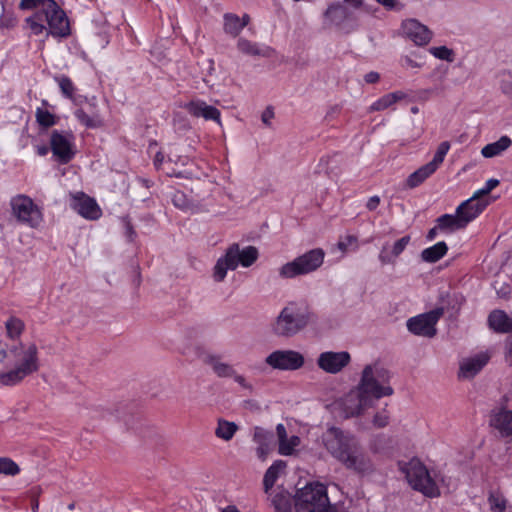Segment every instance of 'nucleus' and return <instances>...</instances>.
<instances>
[{
	"label": "nucleus",
	"mask_w": 512,
	"mask_h": 512,
	"mask_svg": "<svg viewBox=\"0 0 512 512\" xmlns=\"http://www.w3.org/2000/svg\"><path fill=\"white\" fill-rule=\"evenodd\" d=\"M490 425L512 441V409L499 408L491 414Z\"/></svg>",
	"instance_id": "nucleus-21"
},
{
	"label": "nucleus",
	"mask_w": 512,
	"mask_h": 512,
	"mask_svg": "<svg viewBox=\"0 0 512 512\" xmlns=\"http://www.w3.org/2000/svg\"><path fill=\"white\" fill-rule=\"evenodd\" d=\"M274 118V111L272 109V107H267L262 115H261V119H262V122L267 125V126H270L271 125V120Z\"/></svg>",
	"instance_id": "nucleus-54"
},
{
	"label": "nucleus",
	"mask_w": 512,
	"mask_h": 512,
	"mask_svg": "<svg viewBox=\"0 0 512 512\" xmlns=\"http://www.w3.org/2000/svg\"><path fill=\"white\" fill-rule=\"evenodd\" d=\"M379 78V74L373 71L365 75V81L370 84L376 83L379 80Z\"/></svg>",
	"instance_id": "nucleus-57"
},
{
	"label": "nucleus",
	"mask_w": 512,
	"mask_h": 512,
	"mask_svg": "<svg viewBox=\"0 0 512 512\" xmlns=\"http://www.w3.org/2000/svg\"><path fill=\"white\" fill-rule=\"evenodd\" d=\"M286 467V463L282 460H276L265 472L263 478V485L265 493L274 486L277 481L279 474Z\"/></svg>",
	"instance_id": "nucleus-32"
},
{
	"label": "nucleus",
	"mask_w": 512,
	"mask_h": 512,
	"mask_svg": "<svg viewBox=\"0 0 512 512\" xmlns=\"http://www.w3.org/2000/svg\"><path fill=\"white\" fill-rule=\"evenodd\" d=\"M429 51L434 57L438 59L446 60L448 62H452L454 60L453 50L447 48L446 46L432 47Z\"/></svg>",
	"instance_id": "nucleus-43"
},
{
	"label": "nucleus",
	"mask_w": 512,
	"mask_h": 512,
	"mask_svg": "<svg viewBox=\"0 0 512 512\" xmlns=\"http://www.w3.org/2000/svg\"><path fill=\"white\" fill-rule=\"evenodd\" d=\"M488 326L496 333L512 332V318L504 310L495 309L488 315Z\"/></svg>",
	"instance_id": "nucleus-25"
},
{
	"label": "nucleus",
	"mask_w": 512,
	"mask_h": 512,
	"mask_svg": "<svg viewBox=\"0 0 512 512\" xmlns=\"http://www.w3.org/2000/svg\"><path fill=\"white\" fill-rule=\"evenodd\" d=\"M351 356L347 351H326L317 358L318 367L326 373L337 374L349 365Z\"/></svg>",
	"instance_id": "nucleus-17"
},
{
	"label": "nucleus",
	"mask_w": 512,
	"mask_h": 512,
	"mask_svg": "<svg viewBox=\"0 0 512 512\" xmlns=\"http://www.w3.org/2000/svg\"><path fill=\"white\" fill-rule=\"evenodd\" d=\"M403 97H404V94L402 92L388 93V94L382 96L377 101H375L369 107V112L385 110L388 107H390L392 104L397 102L398 100H401Z\"/></svg>",
	"instance_id": "nucleus-35"
},
{
	"label": "nucleus",
	"mask_w": 512,
	"mask_h": 512,
	"mask_svg": "<svg viewBox=\"0 0 512 512\" xmlns=\"http://www.w3.org/2000/svg\"><path fill=\"white\" fill-rule=\"evenodd\" d=\"M265 362L278 370H297L304 365V357L294 350H277L269 354Z\"/></svg>",
	"instance_id": "nucleus-15"
},
{
	"label": "nucleus",
	"mask_w": 512,
	"mask_h": 512,
	"mask_svg": "<svg viewBox=\"0 0 512 512\" xmlns=\"http://www.w3.org/2000/svg\"><path fill=\"white\" fill-rule=\"evenodd\" d=\"M20 467L18 464L8 457L0 458V474H5L9 476H15L19 474Z\"/></svg>",
	"instance_id": "nucleus-42"
},
{
	"label": "nucleus",
	"mask_w": 512,
	"mask_h": 512,
	"mask_svg": "<svg viewBox=\"0 0 512 512\" xmlns=\"http://www.w3.org/2000/svg\"><path fill=\"white\" fill-rule=\"evenodd\" d=\"M1 362L7 371H0V384L14 386L39 369L38 348L35 344L14 345L0 350Z\"/></svg>",
	"instance_id": "nucleus-1"
},
{
	"label": "nucleus",
	"mask_w": 512,
	"mask_h": 512,
	"mask_svg": "<svg viewBox=\"0 0 512 512\" xmlns=\"http://www.w3.org/2000/svg\"><path fill=\"white\" fill-rule=\"evenodd\" d=\"M5 327H6L8 337H10L11 339H14V338L20 336V334L24 330L25 325H24V322L20 318L11 316L6 321Z\"/></svg>",
	"instance_id": "nucleus-40"
},
{
	"label": "nucleus",
	"mask_w": 512,
	"mask_h": 512,
	"mask_svg": "<svg viewBox=\"0 0 512 512\" xmlns=\"http://www.w3.org/2000/svg\"><path fill=\"white\" fill-rule=\"evenodd\" d=\"M243 28L244 24L241 23L240 18L236 14L226 13L224 15V31L227 34L236 37L240 34Z\"/></svg>",
	"instance_id": "nucleus-36"
},
{
	"label": "nucleus",
	"mask_w": 512,
	"mask_h": 512,
	"mask_svg": "<svg viewBox=\"0 0 512 512\" xmlns=\"http://www.w3.org/2000/svg\"><path fill=\"white\" fill-rule=\"evenodd\" d=\"M253 441L257 444L256 453L258 458L265 460L273 448V433L262 427H255L253 432Z\"/></svg>",
	"instance_id": "nucleus-24"
},
{
	"label": "nucleus",
	"mask_w": 512,
	"mask_h": 512,
	"mask_svg": "<svg viewBox=\"0 0 512 512\" xmlns=\"http://www.w3.org/2000/svg\"><path fill=\"white\" fill-rule=\"evenodd\" d=\"M501 89L503 93L512 98V71H506L502 73Z\"/></svg>",
	"instance_id": "nucleus-46"
},
{
	"label": "nucleus",
	"mask_w": 512,
	"mask_h": 512,
	"mask_svg": "<svg viewBox=\"0 0 512 512\" xmlns=\"http://www.w3.org/2000/svg\"><path fill=\"white\" fill-rule=\"evenodd\" d=\"M505 358L509 365L512 366V340L507 343Z\"/></svg>",
	"instance_id": "nucleus-59"
},
{
	"label": "nucleus",
	"mask_w": 512,
	"mask_h": 512,
	"mask_svg": "<svg viewBox=\"0 0 512 512\" xmlns=\"http://www.w3.org/2000/svg\"><path fill=\"white\" fill-rule=\"evenodd\" d=\"M71 207L82 217L89 220H97L101 217L102 211L95 199L83 192L72 196Z\"/></svg>",
	"instance_id": "nucleus-18"
},
{
	"label": "nucleus",
	"mask_w": 512,
	"mask_h": 512,
	"mask_svg": "<svg viewBox=\"0 0 512 512\" xmlns=\"http://www.w3.org/2000/svg\"><path fill=\"white\" fill-rule=\"evenodd\" d=\"M489 356L485 353L478 354L474 357L464 359L460 363L458 372L459 379H471L478 374L482 368L488 363Z\"/></svg>",
	"instance_id": "nucleus-23"
},
{
	"label": "nucleus",
	"mask_w": 512,
	"mask_h": 512,
	"mask_svg": "<svg viewBox=\"0 0 512 512\" xmlns=\"http://www.w3.org/2000/svg\"><path fill=\"white\" fill-rule=\"evenodd\" d=\"M44 22H46L45 15L42 13H34L26 19V23L34 35H40L44 31L47 32V35L51 34L44 25Z\"/></svg>",
	"instance_id": "nucleus-37"
},
{
	"label": "nucleus",
	"mask_w": 512,
	"mask_h": 512,
	"mask_svg": "<svg viewBox=\"0 0 512 512\" xmlns=\"http://www.w3.org/2000/svg\"><path fill=\"white\" fill-rule=\"evenodd\" d=\"M259 253L256 247L247 246L240 250L239 244L233 243L228 247L224 256L220 257L215 266L213 277L215 281L221 282L226 277L228 270H235L238 265L250 267L258 259Z\"/></svg>",
	"instance_id": "nucleus-5"
},
{
	"label": "nucleus",
	"mask_w": 512,
	"mask_h": 512,
	"mask_svg": "<svg viewBox=\"0 0 512 512\" xmlns=\"http://www.w3.org/2000/svg\"><path fill=\"white\" fill-rule=\"evenodd\" d=\"M55 82L59 85L61 93L64 97L73 100L76 88L72 80L66 75H59L54 77Z\"/></svg>",
	"instance_id": "nucleus-39"
},
{
	"label": "nucleus",
	"mask_w": 512,
	"mask_h": 512,
	"mask_svg": "<svg viewBox=\"0 0 512 512\" xmlns=\"http://www.w3.org/2000/svg\"><path fill=\"white\" fill-rule=\"evenodd\" d=\"M19 8L22 10L36 9L35 13L44 14L51 35L56 37L70 35L68 17L55 0H21Z\"/></svg>",
	"instance_id": "nucleus-4"
},
{
	"label": "nucleus",
	"mask_w": 512,
	"mask_h": 512,
	"mask_svg": "<svg viewBox=\"0 0 512 512\" xmlns=\"http://www.w3.org/2000/svg\"><path fill=\"white\" fill-rule=\"evenodd\" d=\"M403 29L405 34L419 46L428 44L432 38V32L428 27L415 19L405 21Z\"/></svg>",
	"instance_id": "nucleus-22"
},
{
	"label": "nucleus",
	"mask_w": 512,
	"mask_h": 512,
	"mask_svg": "<svg viewBox=\"0 0 512 512\" xmlns=\"http://www.w3.org/2000/svg\"><path fill=\"white\" fill-rule=\"evenodd\" d=\"M300 443V439L298 436H292L290 439L287 438L285 443L279 445V453L281 455H291L294 451V448L298 446Z\"/></svg>",
	"instance_id": "nucleus-44"
},
{
	"label": "nucleus",
	"mask_w": 512,
	"mask_h": 512,
	"mask_svg": "<svg viewBox=\"0 0 512 512\" xmlns=\"http://www.w3.org/2000/svg\"><path fill=\"white\" fill-rule=\"evenodd\" d=\"M185 110L195 118H203L206 121H214L221 125V112L218 108L207 104L200 99L191 100L184 105Z\"/></svg>",
	"instance_id": "nucleus-19"
},
{
	"label": "nucleus",
	"mask_w": 512,
	"mask_h": 512,
	"mask_svg": "<svg viewBox=\"0 0 512 512\" xmlns=\"http://www.w3.org/2000/svg\"><path fill=\"white\" fill-rule=\"evenodd\" d=\"M238 429L239 427L235 422L219 418L217 420V426L215 428V436L224 441H230L234 437Z\"/></svg>",
	"instance_id": "nucleus-33"
},
{
	"label": "nucleus",
	"mask_w": 512,
	"mask_h": 512,
	"mask_svg": "<svg viewBox=\"0 0 512 512\" xmlns=\"http://www.w3.org/2000/svg\"><path fill=\"white\" fill-rule=\"evenodd\" d=\"M75 117L86 127H96L98 125L97 122L91 118L83 109H77L75 111Z\"/></svg>",
	"instance_id": "nucleus-47"
},
{
	"label": "nucleus",
	"mask_w": 512,
	"mask_h": 512,
	"mask_svg": "<svg viewBox=\"0 0 512 512\" xmlns=\"http://www.w3.org/2000/svg\"><path fill=\"white\" fill-rule=\"evenodd\" d=\"M389 423V416L386 411L378 412L373 417V425L376 428H384Z\"/></svg>",
	"instance_id": "nucleus-51"
},
{
	"label": "nucleus",
	"mask_w": 512,
	"mask_h": 512,
	"mask_svg": "<svg viewBox=\"0 0 512 512\" xmlns=\"http://www.w3.org/2000/svg\"><path fill=\"white\" fill-rule=\"evenodd\" d=\"M357 237L354 236V235H347L345 236L344 239L340 240L338 243H337V246L338 248L342 251V252H346L347 249L352 246V245H356L357 243Z\"/></svg>",
	"instance_id": "nucleus-52"
},
{
	"label": "nucleus",
	"mask_w": 512,
	"mask_h": 512,
	"mask_svg": "<svg viewBox=\"0 0 512 512\" xmlns=\"http://www.w3.org/2000/svg\"><path fill=\"white\" fill-rule=\"evenodd\" d=\"M448 246L444 241L424 249L421 252V259L427 263H435L446 255Z\"/></svg>",
	"instance_id": "nucleus-31"
},
{
	"label": "nucleus",
	"mask_w": 512,
	"mask_h": 512,
	"mask_svg": "<svg viewBox=\"0 0 512 512\" xmlns=\"http://www.w3.org/2000/svg\"><path fill=\"white\" fill-rule=\"evenodd\" d=\"M411 237L409 235L403 236L398 239L392 247L391 252H387V245H384L379 253V261L382 265L394 264L396 258L405 250L410 243Z\"/></svg>",
	"instance_id": "nucleus-26"
},
{
	"label": "nucleus",
	"mask_w": 512,
	"mask_h": 512,
	"mask_svg": "<svg viewBox=\"0 0 512 512\" xmlns=\"http://www.w3.org/2000/svg\"><path fill=\"white\" fill-rule=\"evenodd\" d=\"M275 512H291V497L288 492H279L272 498Z\"/></svg>",
	"instance_id": "nucleus-38"
},
{
	"label": "nucleus",
	"mask_w": 512,
	"mask_h": 512,
	"mask_svg": "<svg viewBox=\"0 0 512 512\" xmlns=\"http://www.w3.org/2000/svg\"><path fill=\"white\" fill-rule=\"evenodd\" d=\"M330 504L326 486L309 483L295 495L296 512H329Z\"/></svg>",
	"instance_id": "nucleus-7"
},
{
	"label": "nucleus",
	"mask_w": 512,
	"mask_h": 512,
	"mask_svg": "<svg viewBox=\"0 0 512 512\" xmlns=\"http://www.w3.org/2000/svg\"><path fill=\"white\" fill-rule=\"evenodd\" d=\"M400 470L405 474L406 480L414 490L430 498L440 495L437 484L419 459L413 458L407 463L400 464Z\"/></svg>",
	"instance_id": "nucleus-6"
},
{
	"label": "nucleus",
	"mask_w": 512,
	"mask_h": 512,
	"mask_svg": "<svg viewBox=\"0 0 512 512\" xmlns=\"http://www.w3.org/2000/svg\"><path fill=\"white\" fill-rule=\"evenodd\" d=\"M74 137L71 133L54 130L50 136V148L55 159L61 164L69 163L75 156L73 143Z\"/></svg>",
	"instance_id": "nucleus-13"
},
{
	"label": "nucleus",
	"mask_w": 512,
	"mask_h": 512,
	"mask_svg": "<svg viewBox=\"0 0 512 512\" xmlns=\"http://www.w3.org/2000/svg\"><path fill=\"white\" fill-rule=\"evenodd\" d=\"M403 65L404 66H408V67H412V68H416V67H419V64L417 62H415L414 60H412L410 57L406 56L404 59H403Z\"/></svg>",
	"instance_id": "nucleus-61"
},
{
	"label": "nucleus",
	"mask_w": 512,
	"mask_h": 512,
	"mask_svg": "<svg viewBox=\"0 0 512 512\" xmlns=\"http://www.w3.org/2000/svg\"><path fill=\"white\" fill-rule=\"evenodd\" d=\"M205 363L210 365L214 371V373L218 377H232L235 375L234 368L227 364L223 363L219 360V357L214 355H209L205 358Z\"/></svg>",
	"instance_id": "nucleus-34"
},
{
	"label": "nucleus",
	"mask_w": 512,
	"mask_h": 512,
	"mask_svg": "<svg viewBox=\"0 0 512 512\" xmlns=\"http://www.w3.org/2000/svg\"><path fill=\"white\" fill-rule=\"evenodd\" d=\"M221 512H240L239 509L234 505H229L221 510Z\"/></svg>",
	"instance_id": "nucleus-64"
},
{
	"label": "nucleus",
	"mask_w": 512,
	"mask_h": 512,
	"mask_svg": "<svg viewBox=\"0 0 512 512\" xmlns=\"http://www.w3.org/2000/svg\"><path fill=\"white\" fill-rule=\"evenodd\" d=\"M499 185V180L491 178L489 179L485 186L476 191L474 195H476L478 198L482 199L483 196L488 195L494 188H496Z\"/></svg>",
	"instance_id": "nucleus-50"
},
{
	"label": "nucleus",
	"mask_w": 512,
	"mask_h": 512,
	"mask_svg": "<svg viewBox=\"0 0 512 512\" xmlns=\"http://www.w3.org/2000/svg\"><path fill=\"white\" fill-rule=\"evenodd\" d=\"M493 287L499 298L509 299L511 294V286L508 283L501 280H495Z\"/></svg>",
	"instance_id": "nucleus-45"
},
{
	"label": "nucleus",
	"mask_w": 512,
	"mask_h": 512,
	"mask_svg": "<svg viewBox=\"0 0 512 512\" xmlns=\"http://www.w3.org/2000/svg\"><path fill=\"white\" fill-rule=\"evenodd\" d=\"M489 504H490V507H491V510L494 511V512H503L505 510V500L502 499L501 497L497 496V495H494V494H491L489 496Z\"/></svg>",
	"instance_id": "nucleus-48"
},
{
	"label": "nucleus",
	"mask_w": 512,
	"mask_h": 512,
	"mask_svg": "<svg viewBox=\"0 0 512 512\" xmlns=\"http://www.w3.org/2000/svg\"><path fill=\"white\" fill-rule=\"evenodd\" d=\"M488 205V200L480 199L476 195H473L469 199L463 201L456 210L465 227H467V225L476 219Z\"/></svg>",
	"instance_id": "nucleus-20"
},
{
	"label": "nucleus",
	"mask_w": 512,
	"mask_h": 512,
	"mask_svg": "<svg viewBox=\"0 0 512 512\" xmlns=\"http://www.w3.org/2000/svg\"><path fill=\"white\" fill-rule=\"evenodd\" d=\"M380 204V197L375 195V196H372L368 199L367 203H366V208L369 210V211H374L377 209V207L379 206Z\"/></svg>",
	"instance_id": "nucleus-56"
},
{
	"label": "nucleus",
	"mask_w": 512,
	"mask_h": 512,
	"mask_svg": "<svg viewBox=\"0 0 512 512\" xmlns=\"http://www.w3.org/2000/svg\"><path fill=\"white\" fill-rule=\"evenodd\" d=\"M372 405L373 403L358 387L347 393L339 402L341 412L345 418L358 416Z\"/></svg>",
	"instance_id": "nucleus-16"
},
{
	"label": "nucleus",
	"mask_w": 512,
	"mask_h": 512,
	"mask_svg": "<svg viewBox=\"0 0 512 512\" xmlns=\"http://www.w3.org/2000/svg\"><path fill=\"white\" fill-rule=\"evenodd\" d=\"M163 160H164V155L161 152L156 153L155 158H154L155 166L158 167L159 165H161Z\"/></svg>",
	"instance_id": "nucleus-63"
},
{
	"label": "nucleus",
	"mask_w": 512,
	"mask_h": 512,
	"mask_svg": "<svg viewBox=\"0 0 512 512\" xmlns=\"http://www.w3.org/2000/svg\"><path fill=\"white\" fill-rule=\"evenodd\" d=\"M439 230L443 232H454L466 228L460 215L455 211V214H443L436 219Z\"/></svg>",
	"instance_id": "nucleus-27"
},
{
	"label": "nucleus",
	"mask_w": 512,
	"mask_h": 512,
	"mask_svg": "<svg viewBox=\"0 0 512 512\" xmlns=\"http://www.w3.org/2000/svg\"><path fill=\"white\" fill-rule=\"evenodd\" d=\"M36 122L43 128L52 127L57 123V117L48 110L37 108L35 112Z\"/></svg>",
	"instance_id": "nucleus-41"
},
{
	"label": "nucleus",
	"mask_w": 512,
	"mask_h": 512,
	"mask_svg": "<svg viewBox=\"0 0 512 512\" xmlns=\"http://www.w3.org/2000/svg\"><path fill=\"white\" fill-rule=\"evenodd\" d=\"M172 202L176 207L180 209H186L189 206V201L182 191H175L173 193Z\"/></svg>",
	"instance_id": "nucleus-49"
},
{
	"label": "nucleus",
	"mask_w": 512,
	"mask_h": 512,
	"mask_svg": "<svg viewBox=\"0 0 512 512\" xmlns=\"http://www.w3.org/2000/svg\"><path fill=\"white\" fill-rule=\"evenodd\" d=\"M349 14L350 13L344 4L336 2L328 6L324 15L333 24L341 25L349 17Z\"/></svg>",
	"instance_id": "nucleus-30"
},
{
	"label": "nucleus",
	"mask_w": 512,
	"mask_h": 512,
	"mask_svg": "<svg viewBox=\"0 0 512 512\" xmlns=\"http://www.w3.org/2000/svg\"><path fill=\"white\" fill-rule=\"evenodd\" d=\"M237 48L240 52L252 56L270 57L272 49L270 47H259L245 38H240L237 42Z\"/></svg>",
	"instance_id": "nucleus-29"
},
{
	"label": "nucleus",
	"mask_w": 512,
	"mask_h": 512,
	"mask_svg": "<svg viewBox=\"0 0 512 512\" xmlns=\"http://www.w3.org/2000/svg\"><path fill=\"white\" fill-rule=\"evenodd\" d=\"M276 433L278 436L279 445L287 441V431L283 424L280 423L276 426Z\"/></svg>",
	"instance_id": "nucleus-55"
},
{
	"label": "nucleus",
	"mask_w": 512,
	"mask_h": 512,
	"mask_svg": "<svg viewBox=\"0 0 512 512\" xmlns=\"http://www.w3.org/2000/svg\"><path fill=\"white\" fill-rule=\"evenodd\" d=\"M449 149L450 143L448 141L441 142L437 148L436 153L434 154L433 159L408 176L406 180L407 186L411 189L416 188L432 174H434L443 163Z\"/></svg>",
	"instance_id": "nucleus-12"
},
{
	"label": "nucleus",
	"mask_w": 512,
	"mask_h": 512,
	"mask_svg": "<svg viewBox=\"0 0 512 512\" xmlns=\"http://www.w3.org/2000/svg\"><path fill=\"white\" fill-rule=\"evenodd\" d=\"M235 380V382H237L239 385H241L243 388H250V385L246 382V379L241 376V375H238L236 372H235V375L232 376Z\"/></svg>",
	"instance_id": "nucleus-58"
},
{
	"label": "nucleus",
	"mask_w": 512,
	"mask_h": 512,
	"mask_svg": "<svg viewBox=\"0 0 512 512\" xmlns=\"http://www.w3.org/2000/svg\"><path fill=\"white\" fill-rule=\"evenodd\" d=\"M10 206L18 222L31 228L41 224L42 213L30 197L23 194L17 195L11 199Z\"/></svg>",
	"instance_id": "nucleus-10"
},
{
	"label": "nucleus",
	"mask_w": 512,
	"mask_h": 512,
	"mask_svg": "<svg viewBox=\"0 0 512 512\" xmlns=\"http://www.w3.org/2000/svg\"><path fill=\"white\" fill-rule=\"evenodd\" d=\"M315 314L305 302H289L272 324L274 334L292 337L315 321Z\"/></svg>",
	"instance_id": "nucleus-2"
},
{
	"label": "nucleus",
	"mask_w": 512,
	"mask_h": 512,
	"mask_svg": "<svg viewBox=\"0 0 512 512\" xmlns=\"http://www.w3.org/2000/svg\"><path fill=\"white\" fill-rule=\"evenodd\" d=\"M512 145V140L508 136H502L497 141L485 145L481 154L485 158H492L500 155Z\"/></svg>",
	"instance_id": "nucleus-28"
},
{
	"label": "nucleus",
	"mask_w": 512,
	"mask_h": 512,
	"mask_svg": "<svg viewBox=\"0 0 512 512\" xmlns=\"http://www.w3.org/2000/svg\"><path fill=\"white\" fill-rule=\"evenodd\" d=\"M443 314L444 308H435L410 318L407 321V328L414 335L432 338L436 335V324Z\"/></svg>",
	"instance_id": "nucleus-11"
},
{
	"label": "nucleus",
	"mask_w": 512,
	"mask_h": 512,
	"mask_svg": "<svg viewBox=\"0 0 512 512\" xmlns=\"http://www.w3.org/2000/svg\"><path fill=\"white\" fill-rule=\"evenodd\" d=\"M438 230H439V227H438V224H437L435 227L431 228V229L428 231V233H427V239H428L429 241L433 240V239L435 238V236H436V234H437V231H438Z\"/></svg>",
	"instance_id": "nucleus-62"
},
{
	"label": "nucleus",
	"mask_w": 512,
	"mask_h": 512,
	"mask_svg": "<svg viewBox=\"0 0 512 512\" xmlns=\"http://www.w3.org/2000/svg\"><path fill=\"white\" fill-rule=\"evenodd\" d=\"M325 255L322 248L311 249L282 265L279 269V276L284 279H292L313 273L322 266Z\"/></svg>",
	"instance_id": "nucleus-8"
},
{
	"label": "nucleus",
	"mask_w": 512,
	"mask_h": 512,
	"mask_svg": "<svg viewBox=\"0 0 512 512\" xmlns=\"http://www.w3.org/2000/svg\"><path fill=\"white\" fill-rule=\"evenodd\" d=\"M322 441L330 455L339 462L359 444L354 435L334 426L326 430Z\"/></svg>",
	"instance_id": "nucleus-9"
},
{
	"label": "nucleus",
	"mask_w": 512,
	"mask_h": 512,
	"mask_svg": "<svg viewBox=\"0 0 512 512\" xmlns=\"http://www.w3.org/2000/svg\"><path fill=\"white\" fill-rule=\"evenodd\" d=\"M340 463L359 475H368L374 471V464L360 443Z\"/></svg>",
	"instance_id": "nucleus-14"
},
{
	"label": "nucleus",
	"mask_w": 512,
	"mask_h": 512,
	"mask_svg": "<svg viewBox=\"0 0 512 512\" xmlns=\"http://www.w3.org/2000/svg\"><path fill=\"white\" fill-rule=\"evenodd\" d=\"M391 373L378 362L366 365L362 371L358 388L373 403L394 393L390 385Z\"/></svg>",
	"instance_id": "nucleus-3"
},
{
	"label": "nucleus",
	"mask_w": 512,
	"mask_h": 512,
	"mask_svg": "<svg viewBox=\"0 0 512 512\" xmlns=\"http://www.w3.org/2000/svg\"><path fill=\"white\" fill-rule=\"evenodd\" d=\"M342 4H344L345 6L350 5L354 8H360L363 5V1L362 0H344L342 2Z\"/></svg>",
	"instance_id": "nucleus-60"
},
{
	"label": "nucleus",
	"mask_w": 512,
	"mask_h": 512,
	"mask_svg": "<svg viewBox=\"0 0 512 512\" xmlns=\"http://www.w3.org/2000/svg\"><path fill=\"white\" fill-rule=\"evenodd\" d=\"M377 3L382 5L387 10H401L403 5L397 0H375Z\"/></svg>",
	"instance_id": "nucleus-53"
}]
</instances>
